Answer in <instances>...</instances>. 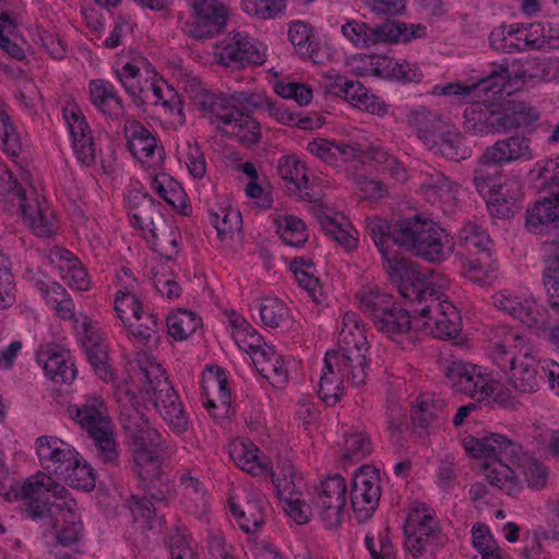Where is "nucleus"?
Returning <instances> with one entry per match:
<instances>
[{"label": "nucleus", "instance_id": "nucleus-33", "mask_svg": "<svg viewBox=\"0 0 559 559\" xmlns=\"http://www.w3.org/2000/svg\"><path fill=\"white\" fill-rule=\"evenodd\" d=\"M123 133L127 147L136 159L153 157L157 148V139L140 121L132 117H126Z\"/></svg>", "mask_w": 559, "mask_h": 559}, {"label": "nucleus", "instance_id": "nucleus-28", "mask_svg": "<svg viewBox=\"0 0 559 559\" xmlns=\"http://www.w3.org/2000/svg\"><path fill=\"white\" fill-rule=\"evenodd\" d=\"M462 444L465 451L473 457H484V463L490 462L495 456H513L518 450V443L501 435H490L481 439L466 437Z\"/></svg>", "mask_w": 559, "mask_h": 559}, {"label": "nucleus", "instance_id": "nucleus-42", "mask_svg": "<svg viewBox=\"0 0 559 559\" xmlns=\"http://www.w3.org/2000/svg\"><path fill=\"white\" fill-rule=\"evenodd\" d=\"M455 183L440 170L427 165L420 170V189L429 201L451 198Z\"/></svg>", "mask_w": 559, "mask_h": 559}, {"label": "nucleus", "instance_id": "nucleus-44", "mask_svg": "<svg viewBox=\"0 0 559 559\" xmlns=\"http://www.w3.org/2000/svg\"><path fill=\"white\" fill-rule=\"evenodd\" d=\"M559 219V191L552 198L537 201L527 210L526 226L534 233H542L543 227Z\"/></svg>", "mask_w": 559, "mask_h": 559}, {"label": "nucleus", "instance_id": "nucleus-52", "mask_svg": "<svg viewBox=\"0 0 559 559\" xmlns=\"http://www.w3.org/2000/svg\"><path fill=\"white\" fill-rule=\"evenodd\" d=\"M200 325V319L192 311L179 309L167 317L168 334L178 341L187 340Z\"/></svg>", "mask_w": 559, "mask_h": 559}, {"label": "nucleus", "instance_id": "nucleus-5", "mask_svg": "<svg viewBox=\"0 0 559 559\" xmlns=\"http://www.w3.org/2000/svg\"><path fill=\"white\" fill-rule=\"evenodd\" d=\"M395 240L402 247L430 262L443 261L452 252V242L436 223L415 216L396 224Z\"/></svg>", "mask_w": 559, "mask_h": 559}, {"label": "nucleus", "instance_id": "nucleus-25", "mask_svg": "<svg viewBox=\"0 0 559 559\" xmlns=\"http://www.w3.org/2000/svg\"><path fill=\"white\" fill-rule=\"evenodd\" d=\"M37 364L41 365L45 377L56 385H69L78 374L70 353L57 346L37 352Z\"/></svg>", "mask_w": 559, "mask_h": 559}, {"label": "nucleus", "instance_id": "nucleus-57", "mask_svg": "<svg viewBox=\"0 0 559 559\" xmlns=\"http://www.w3.org/2000/svg\"><path fill=\"white\" fill-rule=\"evenodd\" d=\"M461 243L467 251L476 250L487 259L490 258V238L478 225L468 223L461 228L459 234Z\"/></svg>", "mask_w": 559, "mask_h": 559}, {"label": "nucleus", "instance_id": "nucleus-36", "mask_svg": "<svg viewBox=\"0 0 559 559\" xmlns=\"http://www.w3.org/2000/svg\"><path fill=\"white\" fill-rule=\"evenodd\" d=\"M493 79L495 75L491 74L471 85H464L459 82L436 85L432 90V94L439 96H455L460 99L475 102L481 97V94H486L489 91H492L493 94L501 91L502 85L493 82Z\"/></svg>", "mask_w": 559, "mask_h": 559}, {"label": "nucleus", "instance_id": "nucleus-15", "mask_svg": "<svg viewBox=\"0 0 559 559\" xmlns=\"http://www.w3.org/2000/svg\"><path fill=\"white\" fill-rule=\"evenodd\" d=\"M343 36L356 48L364 49L379 43L408 41L414 37L405 23L386 21L376 27H370L366 22L347 20L342 25Z\"/></svg>", "mask_w": 559, "mask_h": 559}, {"label": "nucleus", "instance_id": "nucleus-2", "mask_svg": "<svg viewBox=\"0 0 559 559\" xmlns=\"http://www.w3.org/2000/svg\"><path fill=\"white\" fill-rule=\"evenodd\" d=\"M37 530L47 544L71 547L82 538L83 523L69 490L49 475L37 472Z\"/></svg>", "mask_w": 559, "mask_h": 559}, {"label": "nucleus", "instance_id": "nucleus-38", "mask_svg": "<svg viewBox=\"0 0 559 559\" xmlns=\"http://www.w3.org/2000/svg\"><path fill=\"white\" fill-rule=\"evenodd\" d=\"M124 326L144 346L151 348L158 345L162 321L148 307L143 310V313L139 314V318L130 320Z\"/></svg>", "mask_w": 559, "mask_h": 559}, {"label": "nucleus", "instance_id": "nucleus-23", "mask_svg": "<svg viewBox=\"0 0 559 559\" xmlns=\"http://www.w3.org/2000/svg\"><path fill=\"white\" fill-rule=\"evenodd\" d=\"M63 118L69 127L72 146L78 159L85 166L94 164L96 144L81 109L75 104H69L63 108Z\"/></svg>", "mask_w": 559, "mask_h": 559}, {"label": "nucleus", "instance_id": "nucleus-50", "mask_svg": "<svg viewBox=\"0 0 559 559\" xmlns=\"http://www.w3.org/2000/svg\"><path fill=\"white\" fill-rule=\"evenodd\" d=\"M61 233V223L50 202L43 197L37 198V238L40 240H52Z\"/></svg>", "mask_w": 559, "mask_h": 559}, {"label": "nucleus", "instance_id": "nucleus-19", "mask_svg": "<svg viewBox=\"0 0 559 559\" xmlns=\"http://www.w3.org/2000/svg\"><path fill=\"white\" fill-rule=\"evenodd\" d=\"M507 78L520 80L525 84L550 83L559 80V58L526 57L513 59L501 66Z\"/></svg>", "mask_w": 559, "mask_h": 559}, {"label": "nucleus", "instance_id": "nucleus-56", "mask_svg": "<svg viewBox=\"0 0 559 559\" xmlns=\"http://www.w3.org/2000/svg\"><path fill=\"white\" fill-rule=\"evenodd\" d=\"M261 108L270 114L277 122L290 127H299L300 129H311L312 119L308 117H300L299 114L294 112L283 103L271 102L265 98L262 100Z\"/></svg>", "mask_w": 559, "mask_h": 559}, {"label": "nucleus", "instance_id": "nucleus-12", "mask_svg": "<svg viewBox=\"0 0 559 559\" xmlns=\"http://www.w3.org/2000/svg\"><path fill=\"white\" fill-rule=\"evenodd\" d=\"M383 269L389 281L397 287L401 296L412 304H423L435 287L421 277L416 264L391 251L382 255Z\"/></svg>", "mask_w": 559, "mask_h": 559}, {"label": "nucleus", "instance_id": "nucleus-47", "mask_svg": "<svg viewBox=\"0 0 559 559\" xmlns=\"http://www.w3.org/2000/svg\"><path fill=\"white\" fill-rule=\"evenodd\" d=\"M340 97H343L353 106L365 109L371 114L384 115L386 112V108L378 102V98L370 94L369 91L356 80L347 79Z\"/></svg>", "mask_w": 559, "mask_h": 559}, {"label": "nucleus", "instance_id": "nucleus-55", "mask_svg": "<svg viewBox=\"0 0 559 559\" xmlns=\"http://www.w3.org/2000/svg\"><path fill=\"white\" fill-rule=\"evenodd\" d=\"M147 308L140 298L131 290V285L124 290L120 289L116 294L115 311L118 318L127 324L130 320L139 318L143 310Z\"/></svg>", "mask_w": 559, "mask_h": 559}, {"label": "nucleus", "instance_id": "nucleus-46", "mask_svg": "<svg viewBox=\"0 0 559 559\" xmlns=\"http://www.w3.org/2000/svg\"><path fill=\"white\" fill-rule=\"evenodd\" d=\"M356 297L360 309L371 318L372 322L396 305L391 295L377 287L364 288L357 293Z\"/></svg>", "mask_w": 559, "mask_h": 559}, {"label": "nucleus", "instance_id": "nucleus-31", "mask_svg": "<svg viewBox=\"0 0 559 559\" xmlns=\"http://www.w3.org/2000/svg\"><path fill=\"white\" fill-rule=\"evenodd\" d=\"M485 158L491 163L508 164L514 160L533 158L530 140L524 136H509L498 140L493 145L485 150Z\"/></svg>", "mask_w": 559, "mask_h": 559}, {"label": "nucleus", "instance_id": "nucleus-17", "mask_svg": "<svg viewBox=\"0 0 559 559\" xmlns=\"http://www.w3.org/2000/svg\"><path fill=\"white\" fill-rule=\"evenodd\" d=\"M347 487L344 477L338 474L329 476L317 488L312 508L329 530L342 524L345 516Z\"/></svg>", "mask_w": 559, "mask_h": 559}, {"label": "nucleus", "instance_id": "nucleus-27", "mask_svg": "<svg viewBox=\"0 0 559 559\" xmlns=\"http://www.w3.org/2000/svg\"><path fill=\"white\" fill-rule=\"evenodd\" d=\"M521 445L518 444V450L513 456L502 457L501 455L495 456L490 462L484 463V468L488 471L486 479L489 485L500 489L509 496L516 495L520 491V485L513 466L520 460Z\"/></svg>", "mask_w": 559, "mask_h": 559}, {"label": "nucleus", "instance_id": "nucleus-51", "mask_svg": "<svg viewBox=\"0 0 559 559\" xmlns=\"http://www.w3.org/2000/svg\"><path fill=\"white\" fill-rule=\"evenodd\" d=\"M152 187L169 205L187 215V194L177 181L163 175L153 180Z\"/></svg>", "mask_w": 559, "mask_h": 559}, {"label": "nucleus", "instance_id": "nucleus-21", "mask_svg": "<svg viewBox=\"0 0 559 559\" xmlns=\"http://www.w3.org/2000/svg\"><path fill=\"white\" fill-rule=\"evenodd\" d=\"M155 76L156 73L152 72L148 83L144 84L145 90L140 98V106L144 104L159 106L169 123L175 127L183 126L186 117L180 96L175 88L163 80H156Z\"/></svg>", "mask_w": 559, "mask_h": 559}, {"label": "nucleus", "instance_id": "nucleus-29", "mask_svg": "<svg viewBox=\"0 0 559 559\" xmlns=\"http://www.w3.org/2000/svg\"><path fill=\"white\" fill-rule=\"evenodd\" d=\"M408 126L413 129L417 138L427 146H433L436 139L448 124L438 112L428 109L425 106H417L407 114Z\"/></svg>", "mask_w": 559, "mask_h": 559}, {"label": "nucleus", "instance_id": "nucleus-37", "mask_svg": "<svg viewBox=\"0 0 559 559\" xmlns=\"http://www.w3.org/2000/svg\"><path fill=\"white\" fill-rule=\"evenodd\" d=\"M39 289L48 308L55 311V314L61 320H72L75 316L74 301L68 290L59 283L52 282L45 284L37 282Z\"/></svg>", "mask_w": 559, "mask_h": 559}, {"label": "nucleus", "instance_id": "nucleus-60", "mask_svg": "<svg viewBox=\"0 0 559 559\" xmlns=\"http://www.w3.org/2000/svg\"><path fill=\"white\" fill-rule=\"evenodd\" d=\"M277 231L281 238L292 247L302 246L308 239L305 223L293 215H286L278 221Z\"/></svg>", "mask_w": 559, "mask_h": 559}, {"label": "nucleus", "instance_id": "nucleus-8", "mask_svg": "<svg viewBox=\"0 0 559 559\" xmlns=\"http://www.w3.org/2000/svg\"><path fill=\"white\" fill-rule=\"evenodd\" d=\"M538 118V112L533 108L521 107L512 111H503L476 102L464 110L463 128L472 135L484 136L490 133H507L527 126Z\"/></svg>", "mask_w": 559, "mask_h": 559}, {"label": "nucleus", "instance_id": "nucleus-62", "mask_svg": "<svg viewBox=\"0 0 559 559\" xmlns=\"http://www.w3.org/2000/svg\"><path fill=\"white\" fill-rule=\"evenodd\" d=\"M230 512L237 519L240 528L247 533L257 531L264 523V512L258 502H249L247 510L230 503Z\"/></svg>", "mask_w": 559, "mask_h": 559}, {"label": "nucleus", "instance_id": "nucleus-63", "mask_svg": "<svg viewBox=\"0 0 559 559\" xmlns=\"http://www.w3.org/2000/svg\"><path fill=\"white\" fill-rule=\"evenodd\" d=\"M35 476L26 478L22 483H15L5 492L9 501H22L26 504L25 513L31 520H35Z\"/></svg>", "mask_w": 559, "mask_h": 559}, {"label": "nucleus", "instance_id": "nucleus-41", "mask_svg": "<svg viewBox=\"0 0 559 559\" xmlns=\"http://www.w3.org/2000/svg\"><path fill=\"white\" fill-rule=\"evenodd\" d=\"M10 189H9V198L10 201L17 205L19 212L23 217L25 224L29 228L35 227V217L33 215L32 204L35 197V188L31 181V174L25 173L22 177V182H17L12 179L10 176Z\"/></svg>", "mask_w": 559, "mask_h": 559}, {"label": "nucleus", "instance_id": "nucleus-24", "mask_svg": "<svg viewBox=\"0 0 559 559\" xmlns=\"http://www.w3.org/2000/svg\"><path fill=\"white\" fill-rule=\"evenodd\" d=\"M217 127L224 134L236 139L246 147H250L261 140L260 122L236 105H231L222 116Z\"/></svg>", "mask_w": 559, "mask_h": 559}, {"label": "nucleus", "instance_id": "nucleus-32", "mask_svg": "<svg viewBox=\"0 0 559 559\" xmlns=\"http://www.w3.org/2000/svg\"><path fill=\"white\" fill-rule=\"evenodd\" d=\"M90 98L94 107L106 118L116 120L124 116V106L114 85L96 79L88 84Z\"/></svg>", "mask_w": 559, "mask_h": 559}, {"label": "nucleus", "instance_id": "nucleus-61", "mask_svg": "<svg viewBox=\"0 0 559 559\" xmlns=\"http://www.w3.org/2000/svg\"><path fill=\"white\" fill-rule=\"evenodd\" d=\"M464 267L469 280L480 285H490L497 277V267L490 262V258L481 254L479 258H468Z\"/></svg>", "mask_w": 559, "mask_h": 559}, {"label": "nucleus", "instance_id": "nucleus-13", "mask_svg": "<svg viewBox=\"0 0 559 559\" xmlns=\"http://www.w3.org/2000/svg\"><path fill=\"white\" fill-rule=\"evenodd\" d=\"M215 57L221 66L231 69L260 66L265 61L261 44L240 31L229 32L215 46Z\"/></svg>", "mask_w": 559, "mask_h": 559}, {"label": "nucleus", "instance_id": "nucleus-16", "mask_svg": "<svg viewBox=\"0 0 559 559\" xmlns=\"http://www.w3.org/2000/svg\"><path fill=\"white\" fill-rule=\"evenodd\" d=\"M443 297L433 288L427 294V300H423L425 306L415 311L427 320L425 325L435 337L453 338L460 332L461 318L455 306Z\"/></svg>", "mask_w": 559, "mask_h": 559}, {"label": "nucleus", "instance_id": "nucleus-49", "mask_svg": "<svg viewBox=\"0 0 559 559\" xmlns=\"http://www.w3.org/2000/svg\"><path fill=\"white\" fill-rule=\"evenodd\" d=\"M259 449L252 443H235L230 449L234 462L243 471L252 475H261L267 471V465L259 457Z\"/></svg>", "mask_w": 559, "mask_h": 559}, {"label": "nucleus", "instance_id": "nucleus-14", "mask_svg": "<svg viewBox=\"0 0 559 559\" xmlns=\"http://www.w3.org/2000/svg\"><path fill=\"white\" fill-rule=\"evenodd\" d=\"M443 373L448 384L455 392L477 402L491 397L496 390V382L473 364L462 360L447 361L443 365Z\"/></svg>", "mask_w": 559, "mask_h": 559}, {"label": "nucleus", "instance_id": "nucleus-7", "mask_svg": "<svg viewBox=\"0 0 559 559\" xmlns=\"http://www.w3.org/2000/svg\"><path fill=\"white\" fill-rule=\"evenodd\" d=\"M130 222L145 233L146 240L152 242V248L162 257L173 260L177 255L180 234L166 221L160 211V203L144 197L132 209Z\"/></svg>", "mask_w": 559, "mask_h": 559}, {"label": "nucleus", "instance_id": "nucleus-35", "mask_svg": "<svg viewBox=\"0 0 559 559\" xmlns=\"http://www.w3.org/2000/svg\"><path fill=\"white\" fill-rule=\"evenodd\" d=\"M374 328L390 340L401 343L412 332L409 312L397 304L373 322Z\"/></svg>", "mask_w": 559, "mask_h": 559}, {"label": "nucleus", "instance_id": "nucleus-30", "mask_svg": "<svg viewBox=\"0 0 559 559\" xmlns=\"http://www.w3.org/2000/svg\"><path fill=\"white\" fill-rule=\"evenodd\" d=\"M522 186L518 178L506 177L498 189L488 197L486 204L496 217H510L520 209Z\"/></svg>", "mask_w": 559, "mask_h": 559}, {"label": "nucleus", "instance_id": "nucleus-22", "mask_svg": "<svg viewBox=\"0 0 559 559\" xmlns=\"http://www.w3.org/2000/svg\"><path fill=\"white\" fill-rule=\"evenodd\" d=\"M277 174L294 185V192L304 201L316 203L321 193L316 188V177L296 155H284L277 160Z\"/></svg>", "mask_w": 559, "mask_h": 559}, {"label": "nucleus", "instance_id": "nucleus-11", "mask_svg": "<svg viewBox=\"0 0 559 559\" xmlns=\"http://www.w3.org/2000/svg\"><path fill=\"white\" fill-rule=\"evenodd\" d=\"M146 378L147 382L144 385L146 399L153 403L164 420L167 421L171 431L178 435L187 432L190 421L171 383L164 376H156L152 380L148 371L146 372Z\"/></svg>", "mask_w": 559, "mask_h": 559}, {"label": "nucleus", "instance_id": "nucleus-45", "mask_svg": "<svg viewBox=\"0 0 559 559\" xmlns=\"http://www.w3.org/2000/svg\"><path fill=\"white\" fill-rule=\"evenodd\" d=\"M289 266L299 286L308 292L314 302L321 304L323 293L320 281L314 275L316 266L312 260L305 257H297L290 261Z\"/></svg>", "mask_w": 559, "mask_h": 559}, {"label": "nucleus", "instance_id": "nucleus-53", "mask_svg": "<svg viewBox=\"0 0 559 559\" xmlns=\"http://www.w3.org/2000/svg\"><path fill=\"white\" fill-rule=\"evenodd\" d=\"M259 311L262 322L272 329L285 326L290 321L287 306L274 297L264 298L260 302Z\"/></svg>", "mask_w": 559, "mask_h": 559}, {"label": "nucleus", "instance_id": "nucleus-48", "mask_svg": "<svg viewBox=\"0 0 559 559\" xmlns=\"http://www.w3.org/2000/svg\"><path fill=\"white\" fill-rule=\"evenodd\" d=\"M64 466L61 476L71 487L90 491L95 487V474L92 466L78 457V452L72 453V460Z\"/></svg>", "mask_w": 559, "mask_h": 559}, {"label": "nucleus", "instance_id": "nucleus-40", "mask_svg": "<svg viewBox=\"0 0 559 559\" xmlns=\"http://www.w3.org/2000/svg\"><path fill=\"white\" fill-rule=\"evenodd\" d=\"M444 418V403L442 400L424 399L412 411V420L419 433H429L439 427Z\"/></svg>", "mask_w": 559, "mask_h": 559}, {"label": "nucleus", "instance_id": "nucleus-54", "mask_svg": "<svg viewBox=\"0 0 559 559\" xmlns=\"http://www.w3.org/2000/svg\"><path fill=\"white\" fill-rule=\"evenodd\" d=\"M366 230L372 238L381 255H385L386 252L391 251V246H399L395 240L396 226L391 229L390 225L382 218H369Z\"/></svg>", "mask_w": 559, "mask_h": 559}, {"label": "nucleus", "instance_id": "nucleus-3", "mask_svg": "<svg viewBox=\"0 0 559 559\" xmlns=\"http://www.w3.org/2000/svg\"><path fill=\"white\" fill-rule=\"evenodd\" d=\"M489 356L507 374L518 393H534L539 386L538 360L531 342L512 329L498 325L489 332Z\"/></svg>", "mask_w": 559, "mask_h": 559}, {"label": "nucleus", "instance_id": "nucleus-4", "mask_svg": "<svg viewBox=\"0 0 559 559\" xmlns=\"http://www.w3.org/2000/svg\"><path fill=\"white\" fill-rule=\"evenodd\" d=\"M69 416L93 439L99 457L116 463L119 457L111 419L100 395H87L81 405H70Z\"/></svg>", "mask_w": 559, "mask_h": 559}, {"label": "nucleus", "instance_id": "nucleus-1", "mask_svg": "<svg viewBox=\"0 0 559 559\" xmlns=\"http://www.w3.org/2000/svg\"><path fill=\"white\" fill-rule=\"evenodd\" d=\"M336 350L325 354L318 394L328 405L334 406L344 394V382L354 388L367 378L366 354L369 349L361 320L356 312H346L338 333Z\"/></svg>", "mask_w": 559, "mask_h": 559}, {"label": "nucleus", "instance_id": "nucleus-64", "mask_svg": "<svg viewBox=\"0 0 559 559\" xmlns=\"http://www.w3.org/2000/svg\"><path fill=\"white\" fill-rule=\"evenodd\" d=\"M140 486L150 496L151 500L156 502H166L170 493V485L165 477L162 464L158 465L157 473L154 476H138Z\"/></svg>", "mask_w": 559, "mask_h": 559}, {"label": "nucleus", "instance_id": "nucleus-9", "mask_svg": "<svg viewBox=\"0 0 559 559\" xmlns=\"http://www.w3.org/2000/svg\"><path fill=\"white\" fill-rule=\"evenodd\" d=\"M404 534L405 549L414 559H427V554L441 537L435 512L424 503H413L404 523Z\"/></svg>", "mask_w": 559, "mask_h": 559}, {"label": "nucleus", "instance_id": "nucleus-58", "mask_svg": "<svg viewBox=\"0 0 559 559\" xmlns=\"http://www.w3.org/2000/svg\"><path fill=\"white\" fill-rule=\"evenodd\" d=\"M531 49L554 50L559 48V29L539 22L527 25Z\"/></svg>", "mask_w": 559, "mask_h": 559}, {"label": "nucleus", "instance_id": "nucleus-43", "mask_svg": "<svg viewBox=\"0 0 559 559\" xmlns=\"http://www.w3.org/2000/svg\"><path fill=\"white\" fill-rule=\"evenodd\" d=\"M504 178L501 174V165L487 160L485 153H483L474 171V185L478 193L487 201L488 197L500 187Z\"/></svg>", "mask_w": 559, "mask_h": 559}, {"label": "nucleus", "instance_id": "nucleus-26", "mask_svg": "<svg viewBox=\"0 0 559 559\" xmlns=\"http://www.w3.org/2000/svg\"><path fill=\"white\" fill-rule=\"evenodd\" d=\"M74 451L70 444L57 437L37 438V460L45 471L41 475L59 476L64 466H70Z\"/></svg>", "mask_w": 559, "mask_h": 559}, {"label": "nucleus", "instance_id": "nucleus-34", "mask_svg": "<svg viewBox=\"0 0 559 559\" xmlns=\"http://www.w3.org/2000/svg\"><path fill=\"white\" fill-rule=\"evenodd\" d=\"M547 255L543 273V284L546 290L550 310L559 316V239L544 242Z\"/></svg>", "mask_w": 559, "mask_h": 559}, {"label": "nucleus", "instance_id": "nucleus-6", "mask_svg": "<svg viewBox=\"0 0 559 559\" xmlns=\"http://www.w3.org/2000/svg\"><path fill=\"white\" fill-rule=\"evenodd\" d=\"M123 427L138 476H154L162 464V454L167 450L162 435L138 412L124 421Z\"/></svg>", "mask_w": 559, "mask_h": 559}, {"label": "nucleus", "instance_id": "nucleus-18", "mask_svg": "<svg viewBox=\"0 0 559 559\" xmlns=\"http://www.w3.org/2000/svg\"><path fill=\"white\" fill-rule=\"evenodd\" d=\"M381 497L380 476L377 469L362 466L353 478L350 501L359 522L372 516Z\"/></svg>", "mask_w": 559, "mask_h": 559}, {"label": "nucleus", "instance_id": "nucleus-39", "mask_svg": "<svg viewBox=\"0 0 559 559\" xmlns=\"http://www.w3.org/2000/svg\"><path fill=\"white\" fill-rule=\"evenodd\" d=\"M438 138L436 144L428 147L433 154L456 162L469 156L463 135L453 124L448 122Z\"/></svg>", "mask_w": 559, "mask_h": 559}, {"label": "nucleus", "instance_id": "nucleus-10", "mask_svg": "<svg viewBox=\"0 0 559 559\" xmlns=\"http://www.w3.org/2000/svg\"><path fill=\"white\" fill-rule=\"evenodd\" d=\"M191 14L182 31L191 38L203 40L221 34L230 17L229 8L219 0H188Z\"/></svg>", "mask_w": 559, "mask_h": 559}, {"label": "nucleus", "instance_id": "nucleus-20", "mask_svg": "<svg viewBox=\"0 0 559 559\" xmlns=\"http://www.w3.org/2000/svg\"><path fill=\"white\" fill-rule=\"evenodd\" d=\"M495 306L530 328L543 329L546 323V310L536 299L526 294L502 290L493 297Z\"/></svg>", "mask_w": 559, "mask_h": 559}, {"label": "nucleus", "instance_id": "nucleus-59", "mask_svg": "<svg viewBox=\"0 0 559 559\" xmlns=\"http://www.w3.org/2000/svg\"><path fill=\"white\" fill-rule=\"evenodd\" d=\"M209 219L222 240L239 231L242 222L240 212L233 209H221L219 212H211Z\"/></svg>", "mask_w": 559, "mask_h": 559}]
</instances>
